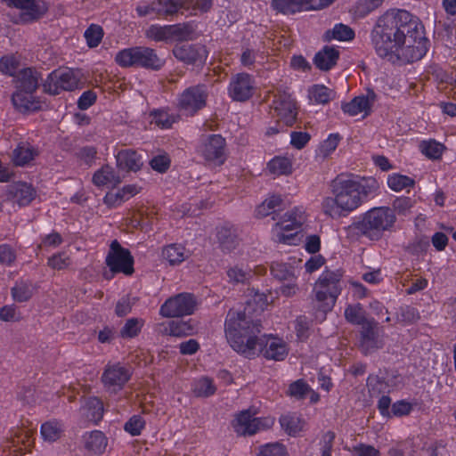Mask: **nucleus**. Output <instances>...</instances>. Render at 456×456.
<instances>
[{"label": "nucleus", "instance_id": "obj_1", "mask_svg": "<svg viewBox=\"0 0 456 456\" xmlns=\"http://www.w3.org/2000/svg\"><path fill=\"white\" fill-rule=\"evenodd\" d=\"M376 54L392 63H411L428 52V40L421 20L403 9H389L378 17L370 30Z\"/></svg>", "mask_w": 456, "mask_h": 456}, {"label": "nucleus", "instance_id": "obj_2", "mask_svg": "<svg viewBox=\"0 0 456 456\" xmlns=\"http://www.w3.org/2000/svg\"><path fill=\"white\" fill-rule=\"evenodd\" d=\"M376 54L392 63H411L428 52V40L421 20L403 9H389L378 17L370 30Z\"/></svg>", "mask_w": 456, "mask_h": 456}, {"label": "nucleus", "instance_id": "obj_3", "mask_svg": "<svg viewBox=\"0 0 456 456\" xmlns=\"http://www.w3.org/2000/svg\"><path fill=\"white\" fill-rule=\"evenodd\" d=\"M379 183L373 177L355 180L351 177L338 176L332 183V197H326L322 202L325 215L338 217L351 213L377 196Z\"/></svg>", "mask_w": 456, "mask_h": 456}, {"label": "nucleus", "instance_id": "obj_4", "mask_svg": "<svg viewBox=\"0 0 456 456\" xmlns=\"http://www.w3.org/2000/svg\"><path fill=\"white\" fill-rule=\"evenodd\" d=\"M262 331L259 320H254L245 312L230 310L224 322L225 337L232 349L251 358L258 354L262 343L257 338Z\"/></svg>", "mask_w": 456, "mask_h": 456}, {"label": "nucleus", "instance_id": "obj_5", "mask_svg": "<svg viewBox=\"0 0 456 456\" xmlns=\"http://www.w3.org/2000/svg\"><path fill=\"white\" fill-rule=\"evenodd\" d=\"M396 216L391 208L375 207L363 213L360 219L347 228L352 237H365L379 240L386 232H391L395 224Z\"/></svg>", "mask_w": 456, "mask_h": 456}, {"label": "nucleus", "instance_id": "obj_6", "mask_svg": "<svg viewBox=\"0 0 456 456\" xmlns=\"http://www.w3.org/2000/svg\"><path fill=\"white\" fill-rule=\"evenodd\" d=\"M343 272L340 269H325L314 285V307L317 318L325 319L326 314L332 310L337 298L342 291Z\"/></svg>", "mask_w": 456, "mask_h": 456}, {"label": "nucleus", "instance_id": "obj_7", "mask_svg": "<svg viewBox=\"0 0 456 456\" xmlns=\"http://www.w3.org/2000/svg\"><path fill=\"white\" fill-rule=\"evenodd\" d=\"M115 61L123 68L142 67L152 70L160 69L165 61L160 59L155 50L136 46L119 51L115 56Z\"/></svg>", "mask_w": 456, "mask_h": 456}, {"label": "nucleus", "instance_id": "obj_8", "mask_svg": "<svg viewBox=\"0 0 456 456\" xmlns=\"http://www.w3.org/2000/svg\"><path fill=\"white\" fill-rule=\"evenodd\" d=\"M305 221L304 213L299 208L286 212L273 228V237L276 242L294 244L297 230Z\"/></svg>", "mask_w": 456, "mask_h": 456}, {"label": "nucleus", "instance_id": "obj_9", "mask_svg": "<svg viewBox=\"0 0 456 456\" xmlns=\"http://www.w3.org/2000/svg\"><path fill=\"white\" fill-rule=\"evenodd\" d=\"M197 297L191 293H179L169 297L160 306L159 314L166 318L182 317L194 314L199 305Z\"/></svg>", "mask_w": 456, "mask_h": 456}, {"label": "nucleus", "instance_id": "obj_10", "mask_svg": "<svg viewBox=\"0 0 456 456\" xmlns=\"http://www.w3.org/2000/svg\"><path fill=\"white\" fill-rule=\"evenodd\" d=\"M197 152L209 164L221 166L226 160L225 139L220 134L207 135L197 147Z\"/></svg>", "mask_w": 456, "mask_h": 456}, {"label": "nucleus", "instance_id": "obj_11", "mask_svg": "<svg viewBox=\"0 0 456 456\" xmlns=\"http://www.w3.org/2000/svg\"><path fill=\"white\" fill-rule=\"evenodd\" d=\"M105 263L113 273H121L129 276L134 272V261L131 252L123 248L117 240L110 243Z\"/></svg>", "mask_w": 456, "mask_h": 456}, {"label": "nucleus", "instance_id": "obj_12", "mask_svg": "<svg viewBox=\"0 0 456 456\" xmlns=\"http://www.w3.org/2000/svg\"><path fill=\"white\" fill-rule=\"evenodd\" d=\"M78 78L69 69H58L52 71L43 83L44 92L56 95L62 91H73L78 86Z\"/></svg>", "mask_w": 456, "mask_h": 456}, {"label": "nucleus", "instance_id": "obj_13", "mask_svg": "<svg viewBox=\"0 0 456 456\" xmlns=\"http://www.w3.org/2000/svg\"><path fill=\"white\" fill-rule=\"evenodd\" d=\"M208 91L205 85L186 88L177 98V109L183 113L193 116L206 106Z\"/></svg>", "mask_w": 456, "mask_h": 456}, {"label": "nucleus", "instance_id": "obj_14", "mask_svg": "<svg viewBox=\"0 0 456 456\" xmlns=\"http://www.w3.org/2000/svg\"><path fill=\"white\" fill-rule=\"evenodd\" d=\"M255 415L256 412L250 409L240 411L232 421L234 431L240 436H252L273 423L269 418H258Z\"/></svg>", "mask_w": 456, "mask_h": 456}, {"label": "nucleus", "instance_id": "obj_15", "mask_svg": "<svg viewBox=\"0 0 456 456\" xmlns=\"http://www.w3.org/2000/svg\"><path fill=\"white\" fill-rule=\"evenodd\" d=\"M271 109L277 122H282L286 126L295 123L297 115L296 102L289 93L279 91L275 94Z\"/></svg>", "mask_w": 456, "mask_h": 456}, {"label": "nucleus", "instance_id": "obj_16", "mask_svg": "<svg viewBox=\"0 0 456 456\" xmlns=\"http://www.w3.org/2000/svg\"><path fill=\"white\" fill-rule=\"evenodd\" d=\"M256 89L253 77L248 73H238L232 76L228 86V95L235 102L249 100Z\"/></svg>", "mask_w": 456, "mask_h": 456}, {"label": "nucleus", "instance_id": "obj_17", "mask_svg": "<svg viewBox=\"0 0 456 456\" xmlns=\"http://www.w3.org/2000/svg\"><path fill=\"white\" fill-rule=\"evenodd\" d=\"M360 335V348L364 354H371L384 345L379 323L373 318L361 327Z\"/></svg>", "mask_w": 456, "mask_h": 456}, {"label": "nucleus", "instance_id": "obj_18", "mask_svg": "<svg viewBox=\"0 0 456 456\" xmlns=\"http://www.w3.org/2000/svg\"><path fill=\"white\" fill-rule=\"evenodd\" d=\"M9 6L20 9V20L23 22H32L45 14L48 10L46 3L43 0H3Z\"/></svg>", "mask_w": 456, "mask_h": 456}, {"label": "nucleus", "instance_id": "obj_19", "mask_svg": "<svg viewBox=\"0 0 456 456\" xmlns=\"http://www.w3.org/2000/svg\"><path fill=\"white\" fill-rule=\"evenodd\" d=\"M130 377L129 370L117 363L105 368L102 376V381L108 390L117 392L124 387Z\"/></svg>", "mask_w": 456, "mask_h": 456}, {"label": "nucleus", "instance_id": "obj_20", "mask_svg": "<svg viewBox=\"0 0 456 456\" xmlns=\"http://www.w3.org/2000/svg\"><path fill=\"white\" fill-rule=\"evenodd\" d=\"M257 341L262 343L258 354H262L267 360L283 361L289 354L287 343L281 338L263 335L258 336Z\"/></svg>", "mask_w": 456, "mask_h": 456}, {"label": "nucleus", "instance_id": "obj_21", "mask_svg": "<svg viewBox=\"0 0 456 456\" xmlns=\"http://www.w3.org/2000/svg\"><path fill=\"white\" fill-rule=\"evenodd\" d=\"M173 53L186 64H203L208 54L206 46L200 44L176 45Z\"/></svg>", "mask_w": 456, "mask_h": 456}, {"label": "nucleus", "instance_id": "obj_22", "mask_svg": "<svg viewBox=\"0 0 456 456\" xmlns=\"http://www.w3.org/2000/svg\"><path fill=\"white\" fill-rule=\"evenodd\" d=\"M42 79L41 73L35 68L19 69L13 77L15 91L36 92Z\"/></svg>", "mask_w": 456, "mask_h": 456}, {"label": "nucleus", "instance_id": "obj_23", "mask_svg": "<svg viewBox=\"0 0 456 456\" xmlns=\"http://www.w3.org/2000/svg\"><path fill=\"white\" fill-rule=\"evenodd\" d=\"M376 101V94L373 91H368L365 95L354 97L351 102L344 103L342 110L349 116H356L361 113L368 115L374 102Z\"/></svg>", "mask_w": 456, "mask_h": 456}, {"label": "nucleus", "instance_id": "obj_24", "mask_svg": "<svg viewBox=\"0 0 456 456\" xmlns=\"http://www.w3.org/2000/svg\"><path fill=\"white\" fill-rule=\"evenodd\" d=\"M8 191L13 201L20 207L28 206L37 196L35 188L25 182L14 183L10 185Z\"/></svg>", "mask_w": 456, "mask_h": 456}, {"label": "nucleus", "instance_id": "obj_25", "mask_svg": "<svg viewBox=\"0 0 456 456\" xmlns=\"http://www.w3.org/2000/svg\"><path fill=\"white\" fill-rule=\"evenodd\" d=\"M35 92L15 91L12 95L14 107L20 112L26 113L41 109V102L35 97Z\"/></svg>", "mask_w": 456, "mask_h": 456}, {"label": "nucleus", "instance_id": "obj_26", "mask_svg": "<svg viewBox=\"0 0 456 456\" xmlns=\"http://www.w3.org/2000/svg\"><path fill=\"white\" fill-rule=\"evenodd\" d=\"M339 58V51L334 46L325 45L316 53L314 58V65L322 71L331 69Z\"/></svg>", "mask_w": 456, "mask_h": 456}, {"label": "nucleus", "instance_id": "obj_27", "mask_svg": "<svg viewBox=\"0 0 456 456\" xmlns=\"http://www.w3.org/2000/svg\"><path fill=\"white\" fill-rule=\"evenodd\" d=\"M38 155L37 148L27 142H20L12 151V162L15 166L24 167Z\"/></svg>", "mask_w": 456, "mask_h": 456}, {"label": "nucleus", "instance_id": "obj_28", "mask_svg": "<svg viewBox=\"0 0 456 456\" xmlns=\"http://www.w3.org/2000/svg\"><path fill=\"white\" fill-rule=\"evenodd\" d=\"M191 0H156L157 15L160 17L173 16L180 10L189 11Z\"/></svg>", "mask_w": 456, "mask_h": 456}, {"label": "nucleus", "instance_id": "obj_29", "mask_svg": "<svg viewBox=\"0 0 456 456\" xmlns=\"http://www.w3.org/2000/svg\"><path fill=\"white\" fill-rule=\"evenodd\" d=\"M118 167L122 170L137 171L142 166V157L133 150L120 151L117 155Z\"/></svg>", "mask_w": 456, "mask_h": 456}, {"label": "nucleus", "instance_id": "obj_30", "mask_svg": "<svg viewBox=\"0 0 456 456\" xmlns=\"http://www.w3.org/2000/svg\"><path fill=\"white\" fill-rule=\"evenodd\" d=\"M286 203L281 195H271L265 199L256 209L257 217H265L272 214H276L285 208Z\"/></svg>", "mask_w": 456, "mask_h": 456}, {"label": "nucleus", "instance_id": "obj_31", "mask_svg": "<svg viewBox=\"0 0 456 456\" xmlns=\"http://www.w3.org/2000/svg\"><path fill=\"white\" fill-rule=\"evenodd\" d=\"M93 183L94 185L101 186H116L121 183V178L116 174L113 167L109 165L103 166L98 169L93 175Z\"/></svg>", "mask_w": 456, "mask_h": 456}, {"label": "nucleus", "instance_id": "obj_32", "mask_svg": "<svg viewBox=\"0 0 456 456\" xmlns=\"http://www.w3.org/2000/svg\"><path fill=\"white\" fill-rule=\"evenodd\" d=\"M151 123L161 129H168L179 120L178 114L170 113L167 110L159 109L151 112Z\"/></svg>", "mask_w": 456, "mask_h": 456}, {"label": "nucleus", "instance_id": "obj_33", "mask_svg": "<svg viewBox=\"0 0 456 456\" xmlns=\"http://www.w3.org/2000/svg\"><path fill=\"white\" fill-rule=\"evenodd\" d=\"M354 37V31L347 25L343 23L336 24L331 29L325 31L323 40L330 42L332 40L338 41H350Z\"/></svg>", "mask_w": 456, "mask_h": 456}, {"label": "nucleus", "instance_id": "obj_34", "mask_svg": "<svg viewBox=\"0 0 456 456\" xmlns=\"http://www.w3.org/2000/svg\"><path fill=\"white\" fill-rule=\"evenodd\" d=\"M40 432L44 440L55 442L62 436L64 432V425L56 419H52L46 421L41 426Z\"/></svg>", "mask_w": 456, "mask_h": 456}, {"label": "nucleus", "instance_id": "obj_35", "mask_svg": "<svg viewBox=\"0 0 456 456\" xmlns=\"http://www.w3.org/2000/svg\"><path fill=\"white\" fill-rule=\"evenodd\" d=\"M282 429L289 436H296L304 427V421L297 413H287L280 418Z\"/></svg>", "mask_w": 456, "mask_h": 456}, {"label": "nucleus", "instance_id": "obj_36", "mask_svg": "<svg viewBox=\"0 0 456 456\" xmlns=\"http://www.w3.org/2000/svg\"><path fill=\"white\" fill-rule=\"evenodd\" d=\"M162 256L171 265L181 264L187 257L185 248L180 244H170L162 250Z\"/></svg>", "mask_w": 456, "mask_h": 456}, {"label": "nucleus", "instance_id": "obj_37", "mask_svg": "<svg viewBox=\"0 0 456 456\" xmlns=\"http://www.w3.org/2000/svg\"><path fill=\"white\" fill-rule=\"evenodd\" d=\"M217 239L224 251L230 252L239 245L238 236L231 228L222 227L217 232Z\"/></svg>", "mask_w": 456, "mask_h": 456}, {"label": "nucleus", "instance_id": "obj_38", "mask_svg": "<svg viewBox=\"0 0 456 456\" xmlns=\"http://www.w3.org/2000/svg\"><path fill=\"white\" fill-rule=\"evenodd\" d=\"M335 92L323 85H314L309 89V97L318 104H326L335 98Z\"/></svg>", "mask_w": 456, "mask_h": 456}, {"label": "nucleus", "instance_id": "obj_39", "mask_svg": "<svg viewBox=\"0 0 456 456\" xmlns=\"http://www.w3.org/2000/svg\"><path fill=\"white\" fill-rule=\"evenodd\" d=\"M165 332L173 337H186L194 333V327L184 321H171L165 328Z\"/></svg>", "mask_w": 456, "mask_h": 456}, {"label": "nucleus", "instance_id": "obj_40", "mask_svg": "<svg viewBox=\"0 0 456 456\" xmlns=\"http://www.w3.org/2000/svg\"><path fill=\"white\" fill-rule=\"evenodd\" d=\"M216 390L213 379L208 377H201L192 384V392L199 397H208L214 395Z\"/></svg>", "mask_w": 456, "mask_h": 456}, {"label": "nucleus", "instance_id": "obj_41", "mask_svg": "<svg viewBox=\"0 0 456 456\" xmlns=\"http://www.w3.org/2000/svg\"><path fill=\"white\" fill-rule=\"evenodd\" d=\"M346 320L354 325L363 326L370 321L365 316V311L361 304L349 305L345 309Z\"/></svg>", "mask_w": 456, "mask_h": 456}, {"label": "nucleus", "instance_id": "obj_42", "mask_svg": "<svg viewBox=\"0 0 456 456\" xmlns=\"http://www.w3.org/2000/svg\"><path fill=\"white\" fill-rule=\"evenodd\" d=\"M107 445V440L102 431L94 430L86 438V447L94 453H101Z\"/></svg>", "mask_w": 456, "mask_h": 456}, {"label": "nucleus", "instance_id": "obj_43", "mask_svg": "<svg viewBox=\"0 0 456 456\" xmlns=\"http://www.w3.org/2000/svg\"><path fill=\"white\" fill-rule=\"evenodd\" d=\"M86 417L91 421L97 423L103 416V403L97 397H90L85 404Z\"/></svg>", "mask_w": 456, "mask_h": 456}, {"label": "nucleus", "instance_id": "obj_44", "mask_svg": "<svg viewBox=\"0 0 456 456\" xmlns=\"http://www.w3.org/2000/svg\"><path fill=\"white\" fill-rule=\"evenodd\" d=\"M415 181L407 175L394 173L387 177L388 187L395 191H401L404 189H410L413 187Z\"/></svg>", "mask_w": 456, "mask_h": 456}, {"label": "nucleus", "instance_id": "obj_45", "mask_svg": "<svg viewBox=\"0 0 456 456\" xmlns=\"http://www.w3.org/2000/svg\"><path fill=\"white\" fill-rule=\"evenodd\" d=\"M271 5L283 14H293L302 11L301 0H272Z\"/></svg>", "mask_w": 456, "mask_h": 456}, {"label": "nucleus", "instance_id": "obj_46", "mask_svg": "<svg viewBox=\"0 0 456 456\" xmlns=\"http://www.w3.org/2000/svg\"><path fill=\"white\" fill-rule=\"evenodd\" d=\"M271 273L273 276L279 281H285L297 279L294 267L284 263H273L271 265Z\"/></svg>", "mask_w": 456, "mask_h": 456}, {"label": "nucleus", "instance_id": "obj_47", "mask_svg": "<svg viewBox=\"0 0 456 456\" xmlns=\"http://www.w3.org/2000/svg\"><path fill=\"white\" fill-rule=\"evenodd\" d=\"M170 28L172 40L187 41L193 38L194 28L190 23L170 25Z\"/></svg>", "mask_w": 456, "mask_h": 456}, {"label": "nucleus", "instance_id": "obj_48", "mask_svg": "<svg viewBox=\"0 0 456 456\" xmlns=\"http://www.w3.org/2000/svg\"><path fill=\"white\" fill-rule=\"evenodd\" d=\"M146 36L147 37L157 42H167L169 40H172L170 25L160 26L158 24H153L150 26L149 28L147 29Z\"/></svg>", "mask_w": 456, "mask_h": 456}, {"label": "nucleus", "instance_id": "obj_49", "mask_svg": "<svg viewBox=\"0 0 456 456\" xmlns=\"http://www.w3.org/2000/svg\"><path fill=\"white\" fill-rule=\"evenodd\" d=\"M310 391V386L304 379H297L289 386L287 395L296 400H303Z\"/></svg>", "mask_w": 456, "mask_h": 456}, {"label": "nucleus", "instance_id": "obj_50", "mask_svg": "<svg viewBox=\"0 0 456 456\" xmlns=\"http://www.w3.org/2000/svg\"><path fill=\"white\" fill-rule=\"evenodd\" d=\"M268 169L273 175H281L290 174L292 167L289 159L276 157L268 163Z\"/></svg>", "mask_w": 456, "mask_h": 456}, {"label": "nucleus", "instance_id": "obj_51", "mask_svg": "<svg viewBox=\"0 0 456 456\" xmlns=\"http://www.w3.org/2000/svg\"><path fill=\"white\" fill-rule=\"evenodd\" d=\"M444 146L435 140L424 141L420 144L421 152L431 159H439L444 151Z\"/></svg>", "mask_w": 456, "mask_h": 456}, {"label": "nucleus", "instance_id": "obj_52", "mask_svg": "<svg viewBox=\"0 0 456 456\" xmlns=\"http://www.w3.org/2000/svg\"><path fill=\"white\" fill-rule=\"evenodd\" d=\"M367 387L370 396H378L388 390V384L384 379L377 375H370L367 379Z\"/></svg>", "mask_w": 456, "mask_h": 456}, {"label": "nucleus", "instance_id": "obj_53", "mask_svg": "<svg viewBox=\"0 0 456 456\" xmlns=\"http://www.w3.org/2000/svg\"><path fill=\"white\" fill-rule=\"evenodd\" d=\"M258 58L264 60L263 53L259 50L246 47L242 49L240 61L243 67L251 69Z\"/></svg>", "mask_w": 456, "mask_h": 456}, {"label": "nucleus", "instance_id": "obj_54", "mask_svg": "<svg viewBox=\"0 0 456 456\" xmlns=\"http://www.w3.org/2000/svg\"><path fill=\"white\" fill-rule=\"evenodd\" d=\"M143 325L142 319L131 318L126 321L124 327L120 330L122 338H134L139 334Z\"/></svg>", "mask_w": 456, "mask_h": 456}, {"label": "nucleus", "instance_id": "obj_55", "mask_svg": "<svg viewBox=\"0 0 456 456\" xmlns=\"http://www.w3.org/2000/svg\"><path fill=\"white\" fill-rule=\"evenodd\" d=\"M20 62L13 55H5L0 59V71L14 77L19 71Z\"/></svg>", "mask_w": 456, "mask_h": 456}, {"label": "nucleus", "instance_id": "obj_56", "mask_svg": "<svg viewBox=\"0 0 456 456\" xmlns=\"http://www.w3.org/2000/svg\"><path fill=\"white\" fill-rule=\"evenodd\" d=\"M103 37V30L99 25L92 24L86 31L85 37L89 47H96Z\"/></svg>", "mask_w": 456, "mask_h": 456}, {"label": "nucleus", "instance_id": "obj_57", "mask_svg": "<svg viewBox=\"0 0 456 456\" xmlns=\"http://www.w3.org/2000/svg\"><path fill=\"white\" fill-rule=\"evenodd\" d=\"M227 275L230 279V281L243 283L249 280L252 273L251 271L248 268H243L242 266L235 265L228 269Z\"/></svg>", "mask_w": 456, "mask_h": 456}, {"label": "nucleus", "instance_id": "obj_58", "mask_svg": "<svg viewBox=\"0 0 456 456\" xmlns=\"http://www.w3.org/2000/svg\"><path fill=\"white\" fill-rule=\"evenodd\" d=\"M170 164L171 159L167 153L158 154L150 160L151 167L160 174L166 173L170 167Z\"/></svg>", "mask_w": 456, "mask_h": 456}, {"label": "nucleus", "instance_id": "obj_59", "mask_svg": "<svg viewBox=\"0 0 456 456\" xmlns=\"http://www.w3.org/2000/svg\"><path fill=\"white\" fill-rule=\"evenodd\" d=\"M12 296L17 302H26L32 297V289L24 282L16 283L12 289Z\"/></svg>", "mask_w": 456, "mask_h": 456}, {"label": "nucleus", "instance_id": "obj_60", "mask_svg": "<svg viewBox=\"0 0 456 456\" xmlns=\"http://www.w3.org/2000/svg\"><path fill=\"white\" fill-rule=\"evenodd\" d=\"M145 427V420L140 415L132 416L125 424V430L130 435L135 436H139Z\"/></svg>", "mask_w": 456, "mask_h": 456}, {"label": "nucleus", "instance_id": "obj_61", "mask_svg": "<svg viewBox=\"0 0 456 456\" xmlns=\"http://www.w3.org/2000/svg\"><path fill=\"white\" fill-rule=\"evenodd\" d=\"M413 207V200L410 197H397L392 202V210L395 214L405 216Z\"/></svg>", "mask_w": 456, "mask_h": 456}, {"label": "nucleus", "instance_id": "obj_62", "mask_svg": "<svg viewBox=\"0 0 456 456\" xmlns=\"http://www.w3.org/2000/svg\"><path fill=\"white\" fill-rule=\"evenodd\" d=\"M256 456H287L286 448L279 443L266 444L260 447Z\"/></svg>", "mask_w": 456, "mask_h": 456}, {"label": "nucleus", "instance_id": "obj_63", "mask_svg": "<svg viewBox=\"0 0 456 456\" xmlns=\"http://www.w3.org/2000/svg\"><path fill=\"white\" fill-rule=\"evenodd\" d=\"M383 0H359L356 4V12L364 17L381 6Z\"/></svg>", "mask_w": 456, "mask_h": 456}, {"label": "nucleus", "instance_id": "obj_64", "mask_svg": "<svg viewBox=\"0 0 456 456\" xmlns=\"http://www.w3.org/2000/svg\"><path fill=\"white\" fill-rule=\"evenodd\" d=\"M70 265V259L65 253H58L48 259V265L56 270L67 268Z\"/></svg>", "mask_w": 456, "mask_h": 456}]
</instances>
